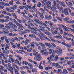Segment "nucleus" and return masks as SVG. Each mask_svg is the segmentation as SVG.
I'll list each match as a JSON object with an SVG mask.
<instances>
[{
    "mask_svg": "<svg viewBox=\"0 0 74 74\" xmlns=\"http://www.w3.org/2000/svg\"><path fill=\"white\" fill-rule=\"evenodd\" d=\"M66 1L65 2L66 4L67 5L68 7H70L73 10H74V8L73 7V4L71 2L69 1L68 0H64Z\"/></svg>",
    "mask_w": 74,
    "mask_h": 74,
    "instance_id": "f257e3e1",
    "label": "nucleus"
},
{
    "mask_svg": "<svg viewBox=\"0 0 74 74\" xmlns=\"http://www.w3.org/2000/svg\"><path fill=\"white\" fill-rule=\"evenodd\" d=\"M38 52H37L35 53H34L33 54V55H34L36 57L37 61H40L41 60V59H42V57H41V55H37L36 54H38Z\"/></svg>",
    "mask_w": 74,
    "mask_h": 74,
    "instance_id": "f03ea898",
    "label": "nucleus"
},
{
    "mask_svg": "<svg viewBox=\"0 0 74 74\" xmlns=\"http://www.w3.org/2000/svg\"><path fill=\"white\" fill-rule=\"evenodd\" d=\"M45 4L47 6V8L49 9H51V4L52 3L51 2L48 1L45 2Z\"/></svg>",
    "mask_w": 74,
    "mask_h": 74,
    "instance_id": "7ed1b4c3",
    "label": "nucleus"
},
{
    "mask_svg": "<svg viewBox=\"0 0 74 74\" xmlns=\"http://www.w3.org/2000/svg\"><path fill=\"white\" fill-rule=\"evenodd\" d=\"M55 56L54 55L52 54L50 56V57H49L47 58V60H50V61H53V59H52V58H53Z\"/></svg>",
    "mask_w": 74,
    "mask_h": 74,
    "instance_id": "20e7f679",
    "label": "nucleus"
},
{
    "mask_svg": "<svg viewBox=\"0 0 74 74\" xmlns=\"http://www.w3.org/2000/svg\"><path fill=\"white\" fill-rule=\"evenodd\" d=\"M56 52L57 54L58 55H61L63 52H62V50L61 49H59V50H57Z\"/></svg>",
    "mask_w": 74,
    "mask_h": 74,
    "instance_id": "39448f33",
    "label": "nucleus"
},
{
    "mask_svg": "<svg viewBox=\"0 0 74 74\" xmlns=\"http://www.w3.org/2000/svg\"><path fill=\"white\" fill-rule=\"evenodd\" d=\"M45 19H46L49 20L51 19V16L50 15L48 16V15L46 14L45 15Z\"/></svg>",
    "mask_w": 74,
    "mask_h": 74,
    "instance_id": "423d86ee",
    "label": "nucleus"
},
{
    "mask_svg": "<svg viewBox=\"0 0 74 74\" xmlns=\"http://www.w3.org/2000/svg\"><path fill=\"white\" fill-rule=\"evenodd\" d=\"M62 27H63L64 30V31H66V32H69V29H68L67 28V27H66V26L62 24Z\"/></svg>",
    "mask_w": 74,
    "mask_h": 74,
    "instance_id": "0eeeda50",
    "label": "nucleus"
},
{
    "mask_svg": "<svg viewBox=\"0 0 74 74\" xmlns=\"http://www.w3.org/2000/svg\"><path fill=\"white\" fill-rule=\"evenodd\" d=\"M30 41H31L29 39L26 40L24 41V43H25V45H27L29 43H30Z\"/></svg>",
    "mask_w": 74,
    "mask_h": 74,
    "instance_id": "6e6552de",
    "label": "nucleus"
},
{
    "mask_svg": "<svg viewBox=\"0 0 74 74\" xmlns=\"http://www.w3.org/2000/svg\"><path fill=\"white\" fill-rule=\"evenodd\" d=\"M45 44L46 45L47 47H48L49 48H51V47H53L52 45H51V44L49 43H45Z\"/></svg>",
    "mask_w": 74,
    "mask_h": 74,
    "instance_id": "1a4fd4ad",
    "label": "nucleus"
},
{
    "mask_svg": "<svg viewBox=\"0 0 74 74\" xmlns=\"http://www.w3.org/2000/svg\"><path fill=\"white\" fill-rule=\"evenodd\" d=\"M66 22L68 23H74V20L72 19H70V21H67Z\"/></svg>",
    "mask_w": 74,
    "mask_h": 74,
    "instance_id": "9d476101",
    "label": "nucleus"
},
{
    "mask_svg": "<svg viewBox=\"0 0 74 74\" xmlns=\"http://www.w3.org/2000/svg\"><path fill=\"white\" fill-rule=\"evenodd\" d=\"M64 14L66 16H67V15H69V11H68V10H67V8H66L65 10V11L64 12Z\"/></svg>",
    "mask_w": 74,
    "mask_h": 74,
    "instance_id": "9b49d317",
    "label": "nucleus"
},
{
    "mask_svg": "<svg viewBox=\"0 0 74 74\" xmlns=\"http://www.w3.org/2000/svg\"><path fill=\"white\" fill-rule=\"evenodd\" d=\"M59 3L60 5H61V6H63V7H66L65 4H64V3L63 2H60V1Z\"/></svg>",
    "mask_w": 74,
    "mask_h": 74,
    "instance_id": "f8f14e48",
    "label": "nucleus"
},
{
    "mask_svg": "<svg viewBox=\"0 0 74 74\" xmlns=\"http://www.w3.org/2000/svg\"><path fill=\"white\" fill-rule=\"evenodd\" d=\"M49 54H51V53H52V52H53L52 54H55V53L54 52V50H53V49H49Z\"/></svg>",
    "mask_w": 74,
    "mask_h": 74,
    "instance_id": "ddd939ff",
    "label": "nucleus"
},
{
    "mask_svg": "<svg viewBox=\"0 0 74 74\" xmlns=\"http://www.w3.org/2000/svg\"><path fill=\"white\" fill-rule=\"evenodd\" d=\"M39 44L40 45L41 47H42V48H44V49H45V48H46L45 46V45L41 43H39Z\"/></svg>",
    "mask_w": 74,
    "mask_h": 74,
    "instance_id": "4468645a",
    "label": "nucleus"
},
{
    "mask_svg": "<svg viewBox=\"0 0 74 74\" xmlns=\"http://www.w3.org/2000/svg\"><path fill=\"white\" fill-rule=\"evenodd\" d=\"M48 54H49V52H45L42 53V55H45V56H47L48 55Z\"/></svg>",
    "mask_w": 74,
    "mask_h": 74,
    "instance_id": "2eb2a0df",
    "label": "nucleus"
},
{
    "mask_svg": "<svg viewBox=\"0 0 74 74\" xmlns=\"http://www.w3.org/2000/svg\"><path fill=\"white\" fill-rule=\"evenodd\" d=\"M51 10L53 11V12H55V10H56V8L55 6H53L51 8Z\"/></svg>",
    "mask_w": 74,
    "mask_h": 74,
    "instance_id": "dca6fc26",
    "label": "nucleus"
},
{
    "mask_svg": "<svg viewBox=\"0 0 74 74\" xmlns=\"http://www.w3.org/2000/svg\"><path fill=\"white\" fill-rule=\"evenodd\" d=\"M46 31L47 32H45V34L47 36H51V33L48 31L46 30Z\"/></svg>",
    "mask_w": 74,
    "mask_h": 74,
    "instance_id": "f3484780",
    "label": "nucleus"
},
{
    "mask_svg": "<svg viewBox=\"0 0 74 74\" xmlns=\"http://www.w3.org/2000/svg\"><path fill=\"white\" fill-rule=\"evenodd\" d=\"M15 56L16 58H18L19 60L20 61H21L22 60V57H21V56L15 55Z\"/></svg>",
    "mask_w": 74,
    "mask_h": 74,
    "instance_id": "a211bd4d",
    "label": "nucleus"
},
{
    "mask_svg": "<svg viewBox=\"0 0 74 74\" xmlns=\"http://www.w3.org/2000/svg\"><path fill=\"white\" fill-rule=\"evenodd\" d=\"M56 18L58 20H59L60 22H63V21H62V18L61 17H58V16H56Z\"/></svg>",
    "mask_w": 74,
    "mask_h": 74,
    "instance_id": "6ab92c4d",
    "label": "nucleus"
},
{
    "mask_svg": "<svg viewBox=\"0 0 74 74\" xmlns=\"http://www.w3.org/2000/svg\"><path fill=\"white\" fill-rule=\"evenodd\" d=\"M34 42H31V46L32 47H33V48H34Z\"/></svg>",
    "mask_w": 74,
    "mask_h": 74,
    "instance_id": "aec40b11",
    "label": "nucleus"
},
{
    "mask_svg": "<svg viewBox=\"0 0 74 74\" xmlns=\"http://www.w3.org/2000/svg\"><path fill=\"white\" fill-rule=\"evenodd\" d=\"M59 56V55H58V56H56V57L54 59V60L55 61H57L59 60V57L58 56Z\"/></svg>",
    "mask_w": 74,
    "mask_h": 74,
    "instance_id": "412c9836",
    "label": "nucleus"
},
{
    "mask_svg": "<svg viewBox=\"0 0 74 74\" xmlns=\"http://www.w3.org/2000/svg\"><path fill=\"white\" fill-rule=\"evenodd\" d=\"M31 29L33 31H34V32H37V28L35 27L34 29V28L32 27V28H31Z\"/></svg>",
    "mask_w": 74,
    "mask_h": 74,
    "instance_id": "4be33fe9",
    "label": "nucleus"
},
{
    "mask_svg": "<svg viewBox=\"0 0 74 74\" xmlns=\"http://www.w3.org/2000/svg\"><path fill=\"white\" fill-rule=\"evenodd\" d=\"M59 30L60 32V34H63V30H62V29L61 28H60L59 29Z\"/></svg>",
    "mask_w": 74,
    "mask_h": 74,
    "instance_id": "5701e85b",
    "label": "nucleus"
},
{
    "mask_svg": "<svg viewBox=\"0 0 74 74\" xmlns=\"http://www.w3.org/2000/svg\"><path fill=\"white\" fill-rule=\"evenodd\" d=\"M53 66H55V67H56L57 66H58V65H59V63H53L52 64Z\"/></svg>",
    "mask_w": 74,
    "mask_h": 74,
    "instance_id": "b1692460",
    "label": "nucleus"
},
{
    "mask_svg": "<svg viewBox=\"0 0 74 74\" xmlns=\"http://www.w3.org/2000/svg\"><path fill=\"white\" fill-rule=\"evenodd\" d=\"M67 70L69 71L70 72H73V69H71L70 68H68L67 69Z\"/></svg>",
    "mask_w": 74,
    "mask_h": 74,
    "instance_id": "393cba45",
    "label": "nucleus"
},
{
    "mask_svg": "<svg viewBox=\"0 0 74 74\" xmlns=\"http://www.w3.org/2000/svg\"><path fill=\"white\" fill-rule=\"evenodd\" d=\"M28 65L30 67L31 69H33V66H32V64L30 63H28Z\"/></svg>",
    "mask_w": 74,
    "mask_h": 74,
    "instance_id": "a878e982",
    "label": "nucleus"
},
{
    "mask_svg": "<svg viewBox=\"0 0 74 74\" xmlns=\"http://www.w3.org/2000/svg\"><path fill=\"white\" fill-rule=\"evenodd\" d=\"M38 24H40L41 26H43V22L41 21H40L39 22H38Z\"/></svg>",
    "mask_w": 74,
    "mask_h": 74,
    "instance_id": "bb28decb",
    "label": "nucleus"
},
{
    "mask_svg": "<svg viewBox=\"0 0 74 74\" xmlns=\"http://www.w3.org/2000/svg\"><path fill=\"white\" fill-rule=\"evenodd\" d=\"M52 21H53V22H57V21H58V20H57L56 18H55V17H53Z\"/></svg>",
    "mask_w": 74,
    "mask_h": 74,
    "instance_id": "cd10ccee",
    "label": "nucleus"
},
{
    "mask_svg": "<svg viewBox=\"0 0 74 74\" xmlns=\"http://www.w3.org/2000/svg\"><path fill=\"white\" fill-rule=\"evenodd\" d=\"M63 71V74H67L68 73V72L67 71V70L66 69H64Z\"/></svg>",
    "mask_w": 74,
    "mask_h": 74,
    "instance_id": "c85d7f7f",
    "label": "nucleus"
},
{
    "mask_svg": "<svg viewBox=\"0 0 74 74\" xmlns=\"http://www.w3.org/2000/svg\"><path fill=\"white\" fill-rule=\"evenodd\" d=\"M27 21L25 19V18L23 19V20L22 21V22L23 23H24V24H26V22Z\"/></svg>",
    "mask_w": 74,
    "mask_h": 74,
    "instance_id": "c756f323",
    "label": "nucleus"
},
{
    "mask_svg": "<svg viewBox=\"0 0 74 74\" xmlns=\"http://www.w3.org/2000/svg\"><path fill=\"white\" fill-rule=\"evenodd\" d=\"M10 62V63H11V60L10 59H8V60H6L5 61V63H9Z\"/></svg>",
    "mask_w": 74,
    "mask_h": 74,
    "instance_id": "7c9ffc66",
    "label": "nucleus"
},
{
    "mask_svg": "<svg viewBox=\"0 0 74 74\" xmlns=\"http://www.w3.org/2000/svg\"><path fill=\"white\" fill-rule=\"evenodd\" d=\"M67 50H68V51L69 52H73V49L70 48L67 49Z\"/></svg>",
    "mask_w": 74,
    "mask_h": 74,
    "instance_id": "2f4dec72",
    "label": "nucleus"
},
{
    "mask_svg": "<svg viewBox=\"0 0 74 74\" xmlns=\"http://www.w3.org/2000/svg\"><path fill=\"white\" fill-rule=\"evenodd\" d=\"M40 10L41 11H42V12H43V13H44V14H45V12L44 11V9L42 8H40Z\"/></svg>",
    "mask_w": 74,
    "mask_h": 74,
    "instance_id": "473e14b6",
    "label": "nucleus"
},
{
    "mask_svg": "<svg viewBox=\"0 0 74 74\" xmlns=\"http://www.w3.org/2000/svg\"><path fill=\"white\" fill-rule=\"evenodd\" d=\"M51 44L53 46H52L53 47H51V48H54L55 47H56V45H55V44L54 43H52Z\"/></svg>",
    "mask_w": 74,
    "mask_h": 74,
    "instance_id": "72a5a7b5",
    "label": "nucleus"
},
{
    "mask_svg": "<svg viewBox=\"0 0 74 74\" xmlns=\"http://www.w3.org/2000/svg\"><path fill=\"white\" fill-rule=\"evenodd\" d=\"M14 2L13 1H10L9 3V4H10V5H13V2Z\"/></svg>",
    "mask_w": 74,
    "mask_h": 74,
    "instance_id": "f704fd0d",
    "label": "nucleus"
},
{
    "mask_svg": "<svg viewBox=\"0 0 74 74\" xmlns=\"http://www.w3.org/2000/svg\"><path fill=\"white\" fill-rule=\"evenodd\" d=\"M0 29H2L3 28V27H4V25H2L1 24H0Z\"/></svg>",
    "mask_w": 74,
    "mask_h": 74,
    "instance_id": "c9c22d12",
    "label": "nucleus"
},
{
    "mask_svg": "<svg viewBox=\"0 0 74 74\" xmlns=\"http://www.w3.org/2000/svg\"><path fill=\"white\" fill-rule=\"evenodd\" d=\"M66 47H67V48H71V46L69 45H66Z\"/></svg>",
    "mask_w": 74,
    "mask_h": 74,
    "instance_id": "e433bc0d",
    "label": "nucleus"
},
{
    "mask_svg": "<svg viewBox=\"0 0 74 74\" xmlns=\"http://www.w3.org/2000/svg\"><path fill=\"white\" fill-rule=\"evenodd\" d=\"M8 25H10V26H13L14 24H13V23H12V22H9L8 23Z\"/></svg>",
    "mask_w": 74,
    "mask_h": 74,
    "instance_id": "4c0bfd02",
    "label": "nucleus"
},
{
    "mask_svg": "<svg viewBox=\"0 0 74 74\" xmlns=\"http://www.w3.org/2000/svg\"><path fill=\"white\" fill-rule=\"evenodd\" d=\"M39 16L41 19H44V16L42 14H40Z\"/></svg>",
    "mask_w": 74,
    "mask_h": 74,
    "instance_id": "58836bf2",
    "label": "nucleus"
},
{
    "mask_svg": "<svg viewBox=\"0 0 74 74\" xmlns=\"http://www.w3.org/2000/svg\"><path fill=\"white\" fill-rule=\"evenodd\" d=\"M14 71L15 72V74H19V73L18 72V70L16 69H14Z\"/></svg>",
    "mask_w": 74,
    "mask_h": 74,
    "instance_id": "ea45409f",
    "label": "nucleus"
},
{
    "mask_svg": "<svg viewBox=\"0 0 74 74\" xmlns=\"http://www.w3.org/2000/svg\"><path fill=\"white\" fill-rule=\"evenodd\" d=\"M35 64V65L36 66V67H38V64H37V62L36 61H34L33 62Z\"/></svg>",
    "mask_w": 74,
    "mask_h": 74,
    "instance_id": "a19ab883",
    "label": "nucleus"
},
{
    "mask_svg": "<svg viewBox=\"0 0 74 74\" xmlns=\"http://www.w3.org/2000/svg\"><path fill=\"white\" fill-rule=\"evenodd\" d=\"M53 3L54 5L53 6L55 7V6L56 5V4H57L56 2L55 1L53 2Z\"/></svg>",
    "mask_w": 74,
    "mask_h": 74,
    "instance_id": "79ce46f5",
    "label": "nucleus"
},
{
    "mask_svg": "<svg viewBox=\"0 0 74 74\" xmlns=\"http://www.w3.org/2000/svg\"><path fill=\"white\" fill-rule=\"evenodd\" d=\"M28 16H29V18H33V16L32 15H31L30 13L28 14Z\"/></svg>",
    "mask_w": 74,
    "mask_h": 74,
    "instance_id": "37998d69",
    "label": "nucleus"
},
{
    "mask_svg": "<svg viewBox=\"0 0 74 74\" xmlns=\"http://www.w3.org/2000/svg\"><path fill=\"white\" fill-rule=\"evenodd\" d=\"M38 67L40 70H42L43 69V67L41 66V65H39L38 66Z\"/></svg>",
    "mask_w": 74,
    "mask_h": 74,
    "instance_id": "c03bdc74",
    "label": "nucleus"
},
{
    "mask_svg": "<svg viewBox=\"0 0 74 74\" xmlns=\"http://www.w3.org/2000/svg\"><path fill=\"white\" fill-rule=\"evenodd\" d=\"M0 67H1L0 69L1 70H3V69H4V67H3L1 65H0Z\"/></svg>",
    "mask_w": 74,
    "mask_h": 74,
    "instance_id": "a18cd8bd",
    "label": "nucleus"
},
{
    "mask_svg": "<svg viewBox=\"0 0 74 74\" xmlns=\"http://www.w3.org/2000/svg\"><path fill=\"white\" fill-rule=\"evenodd\" d=\"M1 22V23H3V22H5V21L3 19H1V20L0 21Z\"/></svg>",
    "mask_w": 74,
    "mask_h": 74,
    "instance_id": "49530a36",
    "label": "nucleus"
},
{
    "mask_svg": "<svg viewBox=\"0 0 74 74\" xmlns=\"http://www.w3.org/2000/svg\"><path fill=\"white\" fill-rule=\"evenodd\" d=\"M31 32L33 34H36V35H37V33L36 32H34V31H31Z\"/></svg>",
    "mask_w": 74,
    "mask_h": 74,
    "instance_id": "de8ad7c7",
    "label": "nucleus"
},
{
    "mask_svg": "<svg viewBox=\"0 0 74 74\" xmlns=\"http://www.w3.org/2000/svg\"><path fill=\"white\" fill-rule=\"evenodd\" d=\"M2 12L3 14H5V15L7 14V12L6 11H2Z\"/></svg>",
    "mask_w": 74,
    "mask_h": 74,
    "instance_id": "09e8293b",
    "label": "nucleus"
},
{
    "mask_svg": "<svg viewBox=\"0 0 74 74\" xmlns=\"http://www.w3.org/2000/svg\"><path fill=\"white\" fill-rule=\"evenodd\" d=\"M15 63H17L19 65H20V64H19V61L17 59L16 60V61Z\"/></svg>",
    "mask_w": 74,
    "mask_h": 74,
    "instance_id": "8fccbe9b",
    "label": "nucleus"
},
{
    "mask_svg": "<svg viewBox=\"0 0 74 74\" xmlns=\"http://www.w3.org/2000/svg\"><path fill=\"white\" fill-rule=\"evenodd\" d=\"M13 7H14V9H17L18 8V7L16 6V5H13L12 6Z\"/></svg>",
    "mask_w": 74,
    "mask_h": 74,
    "instance_id": "3c124183",
    "label": "nucleus"
},
{
    "mask_svg": "<svg viewBox=\"0 0 74 74\" xmlns=\"http://www.w3.org/2000/svg\"><path fill=\"white\" fill-rule=\"evenodd\" d=\"M19 47H20V44H18L17 45L16 48H18V49H19Z\"/></svg>",
    "mask_w": 74,
    "mask_h": 74,
    "instance_id": "603ef678",
    "label": "nucleus"
},
{
    "mask_svg": "<svg viewBox=\"0 0 74 74\" xmlns=\"http://www.w3.org/2000/svg\"><path fill=\"white\" fill-rule=\"evenodd\" d=\"M1 40L2 41V42H4V37H2L1 38Z\"/></svg>",
    "mask_w": 74,
    "mask_h": 74,
    "instance_id": "864d4df0",
    "label": "nucleus"
},
{
    "mask_svg": "<svg viewBox=\"0 0 74 74\" xmlns=\"http://www.w3.org/2000/svg\"><path fill=\"white\" fill-rule=\"evenodd\" d=\"M12 15L13 16H16V14L15 13H13L12 14Z\"/></svg>",
    "mask_w": 74,
    "mask_h": 74,
    "instance_id": "5fc2aeb1",
    "label": "nucleus"
},
{
    "mask_svg": "<svg viewBox=\"0 0 74 74\" xmlns=\"http://www.w3.org/2000/svg\"><path fill=\"white\" fill-rule=\"evenodd\" d=\"M67 9L68 10L70 14H71V10H70V9L69 8H68Z\"/></svg>",
    "mask_w": 74,
    "mask_h": 74,
    "instance_id": "6e6d98bb",
    "label": "nucleus"
},
{
    "mask_svg": "<svg viewBox=\"0 0 74 74\" xmlns=\"http://www.w3.org/2000/svg\"><path fill=\"white\" fill-rule=\"evenodd\" d=\"M32 15H33L35 17H36V18H38V16H37V14H32Z\"/></svg>",
    "mask_w": 74,
    "mask_h": 74,
    "instance_id": "4d7b16f0",
    "label": "nucleus"
},
{
    "mask_svg": "<svg viewBox=\"0 0 74 74\" xmlns=\"http://www.w3.org/2000/svg\"><path fill=\"white\" fill-rule=\"evenodd\" d=\"M19 8L21 10H23V8H24V6H20L19 7Z\"/></svg>",
    "mask_w": 74,
    "mask_h": 74,
    "instance_id": "13d9d810",
    "label": "nucleus"
},
{
    "mask_svg": "<svg viewBox=\"0 0 74 74\" xmlns=\"http://www.w3.org/2000/svg\"><path fill=\"white\" fill-rule=\"evenodd\" d=\"M29 37H31V38H33V34H30L29 35Z\"/></svg>",
    "mask_w": 74,
    "mask_h": 74,
    "instance_id": "bf43d9fd",
    "label": "nucleus"
},
{
    "mask_svg": "<svg viewBox=\"0 0 74 74\" xmlns=\"http://www.w3.org/2000/svg\"><path fill=\"white\" fill-rule=\"evenodd\" d=\"M8 32H5L4 31H3L2 32V34H7Z\"/></svg>",
    "mask_w": 74,
    "mask_h": 74,
    "instance_id": "052dcab7",
    "label": "nucleus"
},
{
    "mask_svg": "<svg viewBox=\"0 0 74 74\" xmlns=\"http://www.w3.org/2000/svg\"><path fill=\"white\" fill-rule=\"evenodd\" d=\"M2 64L3 65H4V61L2 59L1 60Z\"/></svg>",
    "mask_w": 74,
    "mask_h": 74,
    "instance_id": "680f3d73",
    "label": "nucleus"
},
{
    "mask_svg": "<svg viewBox=\"0 0 74 74\" xmlns=\"http://www.w3.org/2000/svg\"><path fill=\"white\" fill-rule=\"evenodd\" d=\"M5 18H6V19H10V16H5Z\"/></svg>",
    "mask_w": 74,
    "mask_h": 74,
    "instance_id": "e2e57ef3",
    "label": "nucleus"
},
{
    "mask_svg": "<svg viewBox=\"0 0 74 74\" xmlns=\"http://www.w3.org/2000/svg\"><path fill=\"white\" fill-rule=\"evenodd\" d=\"M54 38H59V36H54Z\"/></svg>",
    "mask_w": 74,
    "mask_h": 74,
    "instance_id": "0e129e2a",
    "label": "nucleus"
},
{
    "mask_svg": "<svg viewBox=\"0 0 74 74\" xmlns=\"http://www.w3.org/2000/svg\"><path fill=\"white\" fill-rule=\"evenodd\" d=\"M61 44H62V45H65V46H66V43H65V42H62L61 43Z\"/></svg>",
    "mask_w": 74,
    "mask_h": 74,
    "instance_id": "69168bd1",
    "label": "nucleus"
},
{
    "mask_svg": "<svg viewBox=\"0 0 74 74\" xmlns=\"http://www.w3.org/2000/svg\"><path fill=\"white\" fill-rule=\"evenodd\" d=\"M21 72L22 73V74H26V72H25L24 71H21Z\"/></svg>",
    "mask_w": 74,
    "mask_h": 74,
    "instance_id": "338daca9",
    "label": "nucleus"
},
{
    "mask_svg": "<svg viewBox=\"0 0 74 74\" xmlns=\"http://www.w3.org/2000/svg\"><path fill=\"white\" fill-rule=\"evenodd\" d=\"M36 13L38 15H40L41 13L39 12H36Z\"/></svg>",
    "mask_w": 74,
    "mask_h": 74,
    "instance_id": "774afa93",
    "label": "nucleus"
}]
</instances>
